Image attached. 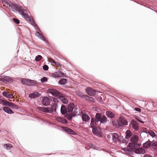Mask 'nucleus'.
Here are the masks:
<instances>
[{"mask_svg":"<svg viewBox=\"0 0 157 157\" xmlns=\"http://www.w3.org/2000/svg\"><path fill=\"white\" fill-rule=\"evenodd\" d=\"M9 9L12 11L16 12H18L26 20L28 21L33 25L35 26L36 30L37 31L39 30L40 32V29L38 26L36 25L33 18H30L27 14V11L23 7L20 6L16 4H12L9 6Z\"/></svg>","mask_w":157,"mask_h":157,"instance_id":"obj_1","label":"nucleus"},{"mask_svg":"<svg viewBox=\"0 0 157 157\" xmlns=\"http://www.w3.org/2000/svg\"><path fill=\"white\" fill-rule=\"evenodd\" d=\"M130 140L131 143H129V146L131 148L134 149L140 147V144L137 143L139 140V137L137 135L132 136Z\"/></svg>","mask_w":157,"mask_h":157,"instance_id":"obj_2","label":"nucleus"},{"mask_svg":"<svg viewBox=\"0 0 157 157\" xmlns=\"http://www.w3.org/2000/svg\"><path fill=\"white\" fill-rule=\"evenodd\" d=\"M67 110L69 113H72L73 117H75L78 114V107L75 106V104L73 102L70 103L67 108Z\"/></svg>","mask_w":157,"mask_h":157,"instance_id":"obj_3","label":"nucleus"},{"mask_svg":"<svg viewBox=\"0 0 157 157\" xmlns=\"http://www.w3.org/2000/svg\"><path fill=\"white\" fill-rule=\"evenodd\" d=\"M36 109L38 110L45 113H52V111L50 109V107H43L38 106L36 108Z\"/></svg>","mask_w":157,"mask_h":157,"instance_id":"obj_4","label":"nucleus"},{"mask_svg":"<svg viewBox=\"0 0 157 157\" xmlns=\"http://www.w3.org/2000/svg\"><path fill=\"white\" fill-rule=\"evenodd\" d=\"M117 124L119 127L127 125L128 122L122 117H120L117 120Z\"/></svg>","mask_w":157,"mask_h":157,"instance_id":"obj_5","label":"nucleus"},{"mask_svg":"<svg viewBox=\"0 0 157 157\" xmlns=\"http://www.w3.org/2000/svg\"><path fill=\"white\" fill-rule=\"evenodd\" d=\"M86 92L87 94L91 96H94L96 93V90L90 87L87 88L86 89Z\"/></svg>","mask_w":157,"mask_h":157,"instance_id":"obj_6","label":"nucleus"},{"mask_svg":"<svg viewBox=\"0 0 157 157\" xmlns=\"http://www.w3.org/2000/svg\"><path fill=\"white\" fill-rule=\"evenodd\" d=\"M42 103L45 106H47L50 104V100L48 97H44L42 99Z\"/></svg>","mask_w":157,"mask_h":157,"instance_id":"obj_7","label":"nucleus"},{"mask_svg":"<svg viewBox=\"0 0 157 157\" xmlns=\"http://www.w3.org/2000/svg\"><path fill=\"white\" fill-rule=\"evenodd\" d=\"M59 72H56L52 74V76L55 78H57L62 77H66V75L64 73L60 71Z\"/></svg>","mask_w":157,"mask_h":157,"instance_id":"obj_8","label":"nucleus"},{"mask_svg":"<svg viewBox=\"0 0 157 157\" xmlns=\"http://www.w3.org/2000/svg\"><path fill=\"white\" fill-rule=\"evenodd\" d=\"M48 92L53 95L57 96L59 95V92L55 89H50L48 90Z\"/></svg>","mask_w":157,"mask_h":157,"instance_id":"obj_9","label":"nucleus"},{"mask_svg":"<svg viewBox=\"0 0 157 157\" xmlns=\"http://www.w3.org/2000/svg\"><path fill=\"white\" fill-rule=\"evenodd\" d=\"M100 122L101 123L105 124L107 121V119L106 116L105 115L101 116V114L99 113Z\"/></svg>","mask_w":157,"mask_h":157,"instance_id":"obj_10","label":"nucleus"},{"mask_svg":"<svg viewBox=\"0 0 157 157\" xmlns=\"http://www.w3.org/2000/svg\"><path fill=\"white\" fill-rule=\"evenodd\" d=\"M145 150L142 147H140L136 149L134 152L136 154H143L145 152Z\"/></svg>","mask_w":157,"mask_h":157,"instance_id":"obj_11","label":"nucleus"},{"mask_svg":"<svg viewBox=\"0 0 157 157\" xmlns=\"http://www.w3.org/2000/svg\"><path fill=\"white\" fill-rule=\"evenodd\" d=\"M151 144V142L148 140L143 144V146L144 148L148 149L150 147Z\"/></svg>","mask_w":157,"mask_h":157,"instance_id":"obj_12","label":"nucleus"},{"mask_svg":"<svg viewBox=\"0 0 157 157\" xmlns=\"http://www.w3.org/2000/svg\"><path fill=\"white\" fill-rule=\"evenodd\" d=\"M67 109L66 106L62 105H61L60 109L61 113L63 115H66L67 113Z\"/></svg>","mask_w":157,"mask_h":157,"instance_id":"obj_13","label":"nucleus"},{"mask_svg":"<svg viewBox=\"0 0 157 157\" xmlns=\"http://www.w3.org/2000/svg\"><path fill=\"white\" fill-rule=\"evenodd\" d=\"M3 110L6 113L10 114H11L14 113L9 108L7 107H4L3 108Z\"/></svg>","mask_w":157,"mask_h":157,"instance_id":"obj_14","label":"nucleus"},{"mask_svg":"<svg viewBox=\"0 0 157 157\" xmlns=\"http://www.w3.org/2000/svg\"><path fill=\"white\" fill-rule=\"evenodd\" d=\"M75 94L78 96L82 98L85 99V96H86V95L80 91H77L75 92Z\"/></svg>","mask_w":157,"mask_h":157,"instance_id":"obj_15","label":"nucleus"},{"mask_svg":"<svg viewBox=\"0 0 157 157\" xmlns=\"http://www.w3.org/2000/svg\"><path fill=\"white\" fill-rule=\"evenodd\" d=\"M82 121L85 122H88L90 119L89 116L86 114H83L82 115Z\"/></svg>","mask_w":157,"mask_h":157,"instance_id":"obj_16","label":"nucleus"},{"mask_svg":"<svg viewBox=\"0 0 157 157\" xmlns=\"http://www.w3.org/2000/svg\"><path fill=\"white\" fill-rule=\"evenodd\" d=\"M40 95V94L37 92H35L29 95V97L31 98H34L36 97H39Z\"/></svg>","mask_w":157,"mask_h":157,"instance_id":"obj_17","label":"nucleus"},{"mask_svg":"<svg viewBox=\"0 0 157 157\" xmlns=\"http://www.w3.org/2000/svg\"><path fill=\"white\" fill-rule=\"evenodd\" d=\"M57 107V104L56 103H54L51 105L50 109L52 111V113L53 112L56 113V108Z\"/></svg>","mask_w":157,"mask_h":157,"instance_id":"obj_18","label":"nucleus"},{"mask_svg":"<svg viewBox=\"0 0 157 157\" xmlns=\"http://www.w3.org/2000/svg\"><path fill=\"white\" fill-rule=\"evenodd\" d=\"M59 99L60 101L63 102V103L65 104H67L68 103V100L64 96H60L59 97Z\"/></svg>","mask_w":157,"mask_h":157,"instance_id":"obj_19","label":"nucleus"},{"mask_svg":"<svg viewBox=\"0 0 157 157\" xmlns=\"http://www.w3.org/2000/svg\"><path fill=\"white\" fill-rule=\"evenodd\" d=\"M106 115L108 117L112 118L115 116L114 114L110 111H107L106 113Z\"/></svg>","mask_w":157,"mask_h":157,"instance_id":"obj_20","label":"nucleus"},{"mask_svg":"<svg viewBox=\"0 0 157 157\" xmlns=\"http://www.w3.org/2000/svg\"><path fill=\"white\" fill-rule=\"evenodd\" d=\"M10 102L5 100H3L2 99L0 100V104H2L3 105H7L9 106Z\"/></svg>","mask_w":157,"mask_h":157,"instance_id":"obj_21","label":"nucleus"},{"mask_svg":"<svg viewBox=\"0 0 157 157\" xmlns=\"http://www.w3.org/2000/svg\"><path fill=\"white\" fill-rule=\"evenodd\" d=\"M113 140L114 142H116L118 139V135L116 133L113 134L112 135Z\"/></svg>","mask_w":157,"mask_h":157,"instance_id":"obj_22","label":"nucleus"},{"mask_svg":"<svg viewBox=\"0 0 157 157\" xmlns=\"http://www.w3.org/2000/svg\"><path fill=\"white\" fill-rule=\"evenodd\" d=\"M59 82L60 85H64L67 84V80L66 78H62L59 80Z\"/></svg>","mask_w":157,"mask_h":157,"instance_id":"obj_23","label":"nucleus"},{"mask_svg":"<svg viewBox=\"0 0 157 157\" xmlns=\"http://www.w3.org/2000/svg\"><path fill=\"white\" fill-rule=\"evenodd\" d=\"M125 138L128 139L132 136L131 132L130 130H127L125 132Z\"/></svg>","mask_w":157,"mask_h":157,"instance_id":"obj_24","label":"nucleus"},{"mask_svg":"<svg viewBox=\"0 0 157 157\" xmlns=\"http://www.w3.org/2000/svg\"><path fill=\"white\" fill-rule=\"evenodd\" d=\"M36 35L39 38H40L41 40H42L43 41H44V36H43L39 32L37 31L36 33Z\"/></svg>","mask_w":157,"mask_h":157,"instance_id":"obj_25","label":"nucleus"},{"mask_svg":"<svg viewBox=\"0 0 157 157\" xmlns=\"http://www.w3.org/2000/svg\"><path fill=\"white\" fill-rule=\"evenodd\" d=\"M65 131L70 133V134L72 135L76 134L75 133V132L71 129L66 128V129L65 130Z\"/></svg>","mask_w":157,"mask_h":157,"instance_id":"obj_26","label":"nucleus"},{"mask_svg":"<svg viewBox=\"0 0 157 157\" xmlns=\"http://www.w3.org/2000/svg\"><path fill=\"white\" fill-rule=\"evenodd\" d=\"M9 106L11 107L12 108L14 109H17L18 108V106L12 102H10Z\"/></svg>","mask_w":157,"mask_h":157,"instance_id":"obj_27","label":"nucleus"},{"mask_svg":"<svg viewBox=\"0 0 157 157\" xmlns=\"http://www.w3.org/2000/svg\"><path fill=\"white\" fill-rule=\"evenodd\" d=\"M99 115V113H97L96 114L95 118H94V120L96 124L97 123H98L99 121L100 122V118Z\"/></svg>","mask_w":157,"mask_h":157,"instance_id":"obj_28","label":"nucleus"},{"mask_svg":"<svg viewBox=\"0 0 157 157\" xmlns=\"http://www.w3.org/2000/svg\"><path fill=\"white\" fill-rule=\"evenodd\" d=\"M131 125L135 130H137L138 129V127L135 122H132L131 123Z\"/></svg>","mask_w":157,"mask_h":157,"instance_id":"obj_29","label":"nucleus"},{"mask_svg":"<svg viewBox=\"0 0 157 157\" xmlns=\"http://www.w3.org/2000/svg\"><path fill=\"white\" fill-rule=\"evenodd\" d=\"M96 124L94 120V118H92L91 119L90 125L92 128L94 127Z\"/></svg>","mask_w":157,"mask_h":157,"instance_id":"obj_30","label":"nucleus"},{"mask_svg":"<svg viewBox=\"0 0 157 157\" xmlns=\"http://www.w3.org/2000/svg\"><path fill=\"white\" fill-rule=\"evenodd\" d=\"M85 99L90 101H92L94 102V99L91 97H90L89 96H87V95H86V96H85Z\"/></svg>","mask_w":157,"mask_h":157,"instance_id":"obj_31","label":"nucleus"},{"mask_svg":"<svg viewBox=\"0 0 157 157\" xmlns=\"http://www.w3.org/2000/svg\"><path fill=\"white\" fill-rule=\"evenodd\" d=\"M70 113V114H69L68 113L66 114L65 115V117H66L68 119V120H71L72 119V117H73V116L72 115V113Z\"/></svg>","mask_w":157,"mask_h":157,"instance_id":"obj_32","label":"nucleus"},{"mask_svg":"<svg viewBox=\"0 0 157 157\" xmlns=\"http://www.w3.org/2000/svg\"><path fill=\"white\" fill-rule=\"evenodd\" d=\"M29 79L23 78L21 79V82L23 84H25V83H29Z\"/></svg>","mask_w":157,"mask_h":157,"instance_id":"obj_33","label":"nucleus"},{"mask_svg":"<svg viewBox=\"0 0 157 157\" xmlns=\"http://www.w3.org/2000/svg\"><path fill=\"white\" fill-rule=\"evenodd\" d=\"M152 147L155 150H157V142H153L151 144Z\"/></svg>","mask_w":157,"mask_h":157,"instance_id":"obj_34","label":"nucleus"},{"mask_svg":"<svg viewBox=\"0 0 157 157\" xmlns=\"http://www.w3.org/2000/svg\"><path fill=\"white\" fill-rule=\"evenodd\" d=\"M4 146L6 147V149H9L12 147V145L10 144H5Z\"/></svg>","mask_w":157,"mask_h":157,"instance_id":"obj_35","label":"nucleus"},{"mask_svg":"<svg viewBox=\"0 0 157 157\" xmlns=\"http://www.w3.org/2000/svg\"><path fill=\"white\" fill-rule=\"evenodd\" d=\"M42 57L41 56L38 55L35 57V60L36 61H38L41 59Z\"/></svg>","mask_w":157,"mask_h":157,"instance_id":"obj_36","label":"nucleus"},{"mask_svg":"<svg viewBox=\"0 0 157 157\" xmlns=\"http://www.w3.org/2000/svg\"><path fill=\"white\" fill-rule=\"evenodd\" d=\"M37 82L35 80H30L29 79V81L28 83H32L33 84L32 85H34L35 84H37Z\"/></svg>","mask_w":157,"mask_h":157,"instance_id":"obj_37","label":"nucleus"},{"mask_svg":"<svg viewBox=\"0 0 157 157\" xmlns=\"http://www.w3.org/2000/svg\"><path fill=\"white\" fill-rule=\"evenodd\" d=\"M122 150L125 151V153L127 154H128L130 153V149L128 148H122Z\"/></svg>","mask_w":157,"mask_h":157,"instance_id":"obj_38","label":"nucleus"},{"mask_svg":"<svg viewBox=\"0 0 157 157\" xmlns=\"http://www.w3.org/2000/svg\"><path fill=\"white\" fill-rule=\"evenodd\" d=\"M10 80V77L7 76H4V81L9 82Z\"/></svg>","mask_w":157,"mask_h":157,"instance_id":"obj_39","label":"nucleus"},{"mask_svg":"<svg viewBox=\"0 0 157 157\" xmlns=\"http://www.w3.org/2000/svg\"><path fill=\"white\" fill-rule=\"evenodd\" d=\"M93 133L95 135H98V132L95 128H94L92 130Z\"/></svg>","mask_w":157,"mask_h":157,"instance_id":"obj_40","label":"nucleus"},{"mask_svg":"<svg viewBox=\"0 0 157 157\" xmlns=\"http://www.w3.org/2000/svg\"><path fill=\"white\" fill-rule=\"evenodd\" d=\"M149 133V134L152 137H154L155 136V133L152 131H150Z\"/></svg>","mask_w":157,"mask_h":157,"instance_id":"obj_41","label":"nucleus"},{"mask_svg":"<svg viewBox=\"0 0 157 157\" xmlns=\"http://www.w3.org/2000/svg\"><path fill=\"white\" fill-rule=\"evenodd\" d=\"M40 81L42 82H46L47 81V78L46 77H43L41 79Z\"/></svg>","mask_w":157,"mask_h":157,"instance_id":"obj_42","label":"nucleus"},{"mask_svg":"<svg viewBox=\"0 0 157 157\" xmlns=\"http://www.w3.org/2000/svg\"><path fill=\"white\" fill-rule=\"evenodd\" d=\"M90 146L91 147L93 148L94 149L98 150V147H96V145L92 144H90Z\"/></svg>","mask_w":157,"mask_h":157,"instance_id":"obj_43","label":"nucleus"},{"mask_svg":"<svg viewBox=\"0 0 157 157\" xmlns=\"http://www.w3.org/2000/svg\"><path fill=\"white\" fill-rule=\"evenodd\" d=\"M13 21L15 23L18 24L20 23L19 20L16 18H13Z\"/></svg>","mask_w":157,"mask_h":157,"instance_id":"obj_44","label":"nucleus"},{"mask_svg":"<svg viewBox=\"0 0 157 157\" xmlns=\"http://www.w3.org/2000/svg\"><path fill=\"white\" fill-rule=\"evenodd\" d=\"M48 60L49 61V62H51L52 63H53L56 64L57 63L53 59L51 58H48Z\"/></svg>","mask_w":157,"mask_h":157,"instance_id":"obj_45","label":"nucleus"},{"mask_svg":"<svg viewBox=\"0 0 157 157\" xmlns=\"http://www.w3.org/2000/svg\"><path fill=\"white\" fill-rule=\"evenodd\" d=\"M43 68L45 71H47L48 69V67L47 65H44L43 66Z\"/></svg>","mask_w":157,"mask_h":157,"instance_id":"obj_46","label":"nucleus"},{"mask_svg":"<svg viewBox=\"0 0 157 157\" xmlns=\"http://www.w3.org/2000/svg\"><path fill=\"white\" fill-rule=\"evenodd\" d=\"M6 97L9 98H13V96L12 94L8 93Z\"/></svg>","mask_w":157,"mask_h":157,"instance_id":"obj_47","label":"nucleus"},{"mask_svg":"<svg viewBox=\"0 0 157 157\" xmlns=\"http://www.w3.org/2000/svg\"><path fill=\"white\" fill-rule=\"evenodd\" d=\"M8 93L6 91H4L2 93V95L3 96L6 97L7 96Z\"/></svg>","mask_w":157,"mask_h":157,"instance_id":"obj_48","label":"nucleus"},{"mask_svg":"<svg viewBox=\"0 0 157 157\" xmlns=\"http://www.w3.org/2000/svg\"><path fill=\"white\" fill-rule=\"evenodd\" d=\"M0 81L2 82L4 81V76L3 75L0 76Z\"/></svg>","mask_w":157,"mask_h":157,"instance_id":"obj_49","label":"nucleus"},{"mask_svg":"<svg viewBox=\"0 0 157 157\" xmlns=\"http://www.w3.org/2000/svg\"><path fill=\"white\" fill-rule=\"evenodd\" d=\"M136 111L140 112L141 111L140 109L138 108H135L134 109Z\"/></svg>","mask_w":157,"mask_h":157,"instance_id":"obj_50","label":"nucleus"},{"mask_svg":"<svg viewBox=\"0 0 157 157\" xmlns=\"http://www.w3.org/2000/svg\"><path fill=\"white\" fill-rule=\"evenodd\" d=\"M98 100L99 101H103V99H102V98L100 97H99L98 98Z\"/></svg>","mask_w":157,"mask_h":157,"instance_id":"obj_51","label":"nucleus"},{"mask_svg":"<svg viewBox=\"0 0 157 157\" xmlns=\"http://www.w3.org/2000/svg\"><path fill=\"white\" fill-rule=\"evenodd\" d=\"M144 157H152L150 155L146 154V155H144Z\"/></svg>","mask_w":157,"mask_h":157,"instance_id":"obj_52","label":"nucleus"},{"mask_svg":"<svg viewBox=\"0 0 157 157\" xmlns=\"http://www.w3.org/2000/svg\"><path fill=\"white\" fill-rule=\"evenodd\" d=\"M138 121L140 123H144V122L142 121H141L139 120H138Z\"/></svg>","mask_w":157,"mask_h":157,"instance_id":"obj_53","label":"nucleus"},{"mask_svg":"<svg viewBox=\"0 0 157 157\" xmlns=\"http://www.w3.org/2000/svg\"><path fill=\"white\" fill-rule=\"evenodd\" d=\"M144 133L147 134V133L145 132H141V133H140V135H141V134H144Z\"/></svg>","mask_w":157,"mask_h":157,"instance_id":"obj_54","label":"nucleus"},{"mask_svg":"<svg viewBox=\"0 0 157 157\" xmlns=\"http://www.w3.org/2000/svg\"><path fill=\"white\" fill-rule=\"evenodd\" d=\"M114 123H115L116 124H117L115 121L113 122V125H114V126H116L115 124Z\"/></svg>","mask_w":157,"mask_h":157,"instance_id":"obj_55","label":"nucleus"},{"mask_svg":"<svg viewBox=\"0 0 157 157\" xmlns=\"http://www.w3.org/2000/svg\"><path fill=\"white\" fill-rule=\"evenodd\" d=\"M122 142L124 143H125L127 142V141L125 140H124L122 141Z\"/></svg>","mask_w":157,"mask_h":157,"instance_id":"obj_56","label":"nucleus"},{"mask_svg":"<svg viewBox=\"0 0 157 157\" xmlns=\"http://www.w3.org/2000/svg\"><path fill=\"white\" fill-rule=\"evenodd\" d=\"M64 121H65V123H67V121L66 120L64 119Z\"/></svg>","mask_w":157,"mask_h":157,"instance_id":"obj_57","label":"nucleus"},{"mask_svg":"<svg viewBox=\"0 0 157 157\" xmlns=\"http://www.w3.org/2000/svg\"><path fill=\"white\" fill-rule=\"evenodd\" d=\"M1 130H0V132H1Z\"/></svg>","mask_w":157,"mask_h":157,"instance_id":"obj_58","label":"nucleus"}]
</instances>
